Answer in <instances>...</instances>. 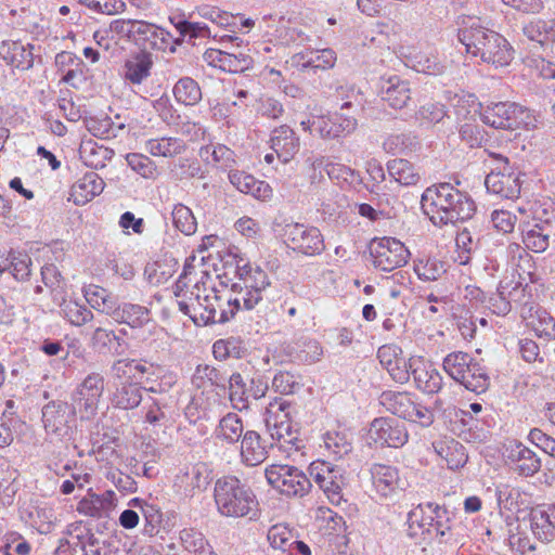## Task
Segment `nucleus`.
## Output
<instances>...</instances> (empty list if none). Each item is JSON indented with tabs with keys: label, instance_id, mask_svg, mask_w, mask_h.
I'll list each match as a JSON object with an SVG mask.
<instances>
[{
	"label": "nucleus",
	"instance_id": "37",
	"mask_svg": "<svg viewBox=\"0 0 555 555\" xmlns=\"http://www.w3.org/2000/svg\"><path fill=\"white\" fill-rule=\"evenodd\" d=\"M379 403L391 414L405 420L414 400L410 392L385 390L379 396Z\"/></svg>",
	"mask_w": 555,
	"mask_h": 555
},
{
	"label": "nucleus",
	"instance_id": "15",
	"mask_svg": "<svg viewBox=\"0 0 555 555\" xmlns=\"http://www.w3.org/2000/svg\"><path fill=\"white\" fill-rule=\"evenodd\" d=\"M77 409L62 400L50 401L42 408V423L49 434L66 435L69 423L75 420Z\"/></svg>",
	"mask_w": 555,
	"mask_h": 555
},
{
	"label": "nucleus",
	"instance_id": "59",
	"mask_svg": "<svg viewBox=\"0 0 555 555\" xmlns=\"http://www.w3.org/2000/svg\"><path fill=\"white\" fill-rule=\"evenodd\" d=\"M298 376L287 371L278 372L272 379V388L275 392L281 395H291L299 389Z\"/></svg>",
	"mask_w": 555,
	"mask_h": 555
},
{
	"label": "nucleus",
	"instance_id": "11",
	"mask_svg": "<svg viewBox=\"0 0 555 555\" xmlns=\"http://www.w3.org/2000/svg\"><path fill=\"white\" fill-rule=\"evenodd\" d=\"M214 296L206 295L204 297L203 312L199 320L204 325L227 323L232 320L235 314L244 310L241 298L235 295L224 296L217 289H212Z\"/></svg>",
	"mask_w": 555,
	"mask_h": 555
},
{
	"label": "nucleus",
	"instance_id": "30",
	"mask_svg": "<svg viewBox=\"0 0 555 555\" xmlns=\"http://www.w3.org/2000/svg\"><path fill=\"white\" fill-rule=\"evenodd\" d=\"M115 507V493L107 490L102 494L91 493L88 498L82 499L78 504V512L87 516L102 518L108 517Z\"/></svg>",
	"mask_w": 555,
	"mask_h": 555
},
{
	"label": "nucleus",
	"instance_id": "34",
	"mask_svg": "<svg viewBox=\"0 0 555 555\" xmlns=\"http://www.w3.org/2000/svg\"><path fill=\"white\" fill-rule=\"evenodd\" d=\"M515 102H491L482 107L481 119L496 129L511 128V117Z\"/></svg>",
	"mask_w": 555,
	"mask_h": 555
},
{
	"label": "nucleus",
	"instance_id": "10",
	"mask_svg": "<svg viewBox=\"0 0 555 555\" xmlns=\"http://www.w3.org/2000/svg\"><path fill=\"white\" fill-rule=\"evenodd\" d=\"M104 386V376L98 372L88 374L77 385L72 400L81 420H91L96 415Z\"/></svg>",
	"mask_w": 555,
	"mask_h": 555
},
{
	"label": "nucleus",
	"instance_id": "18",
	"mask_svg": "<svg viewBox=\"0 0 555 555\" xmlns=\"http://www.w3.org/2000/svg\"><path fill=\"white\" fill-rule=\"evenodd\" d=\"M172 42V36L164 28L145 21L139 22L133 43L140 48V51H166L170 49L173 52Z\"/></svg>",
	"mask_w": 555,
	"mask_h": 555
},
{
	"label": "nucleus",
	"instance_id": "16",
	"mask_svg": "<svg viewBox=\"0 0 555 555\" xmlns=\"http://www.w3.org/2000/svg\"><path fill=\"white\" fill-rule=\"evenodd\" d=\"M409 367L418 390L428 395H435L441 390L443 377L433 363L422 357H411Z\"/></svg>",
	"mask_w": 555,
	"mask_h": 555
},
{
	"label": "nucleus",
	"instance_id": "44",
	"mask_svg": "<svg viewBox=\"0 0 555 555\" xmlns=\"http://www.w3.org/2000/svg\"><path fill=\"white\" fill-rule=\"evenodd\" d=\"M387 170L395 181L401 185H415L420 180V175L414 166L403 158L389 160Z\"/></svg>",
	"mask_w": 555,
	"mask_h": 555
},
{
	"label": "nucleus",
	"instance_id": "39",
	"mask_svg": "<svg viewBox=\"0 0 555 555\" xmlns=\"http://www.w3.org/2000/svg\"><path fill=\"white\" fill-rule=\"evenodd\" d=\"M243 431L242 418L236 413L230 412L219 421L215 429V436L223 442L235 444L244 436Z\"/></svg>",
	"mask_w": 555,
	"mask_h": 555
},
{
	"label": "nucleus",
	"instance_id": "60",
	"mask_svg": "<svg viewBox=\"0 0 555 555\" xmlns=\"http://www.w3.org/2000/svg\"><path fill=\"white\" fill-rule=\"evenodd\" d=\"M537 124L538 119L530 109L514 103L511 117V130L518 128L533 129L537 128Z\"/></svg>",
	"mask_w": 555,
	"mask_h": 555
},
{
	"label": "nucleus",
	"instance_id": "23",
	"mask_svg": "<svg viewBox=\"0 0 555 555\" xmlns=\"http://www.w3.org/2000/svg\"><path fill=\"white\" fill-rule=\"evenodd\" d=\"M153 66L154 60L150 52H133L124 62L122 78L129 86H140L151 77Z\"/></svg>",
	"mask_w": 555,
	"mask_h": 555
},
{
	"label": "nucleus",
	"instance_id": "31",
	"mask_svg": "<svg viewBox=\"0 0 555 555\" xmlns=\"http://www.w3.org/2000/svg\"><path fill=\"white\" fill-rule=\"evenodd\" d=\"M435 452L447 462L450 469H459L467 462L465 447L453 438H443L433 442Z\"/></svg>",
	"mask_w": 555,
	"mask_h": 555
},
{
	"label": "nucleus",
	"instance_id": "41",
	"mask_svg": "<svg viewBox=\"0 0 555 555\" xmlns=\"http://www.w3.org/2000/svg\"><path fill=\"white\" fill-rule=\"evenodd\" d=\"M85 298L95 310L112 315L117 305V298L106 288L98 285H89L85 288Z\"/></svg>",
	"mask_w": 555,
	"mask_h": 555
},
{
	"label": "nucleus",
	"instance_id": "7",
	"mask_svg": "<svg viewBox=\"0 0 555 555\" xmlns=\"http://www.w3.org/2000/svg\"><path fill=\"white\" fill-rule=\"evenodd\" d=\"M284 242L297 254L313 257L325 250L324 237L317 227L292 222L283 228Z\"/></svg>",
	"mask_w": 555,
	"mask_h": 555
},
{
	"label": "nucleus",
	"instance_id": "5",
	"mask_svg": "<svg viewBox=\"0 0 555 555\" xmlns=\"http://www.w3.org/2000/svg\"><path fill=\"white\" fill-rule=\"evenodd\" d=\"M444 372L467 390L483 393L490 386V377L483 366L464 351L447 354L442 362Z\"/></svg>",
	"mask_w": 555,
	"mask_h": 555
},
{
	"label": "nucleus",
	"instance_id": "9",
	"mask_svg": "<svg viewBox=\"0 0 555 555\" xmlns=\"http://www.w3.org/2000/svg\"><path fill=\"white\" fill-rule=\"evenodd\" d=\"M369 253L373 259V266L386 272L403 267L410 257V251L404 244L389 236L373 238L369 244Z\"/></svg>",
	"mask_w": 555,
	"mask_h": 555
},
{
	"label": "nucleus",
	"instance_id": "19",
	"mask_svg": "<svg viewBox=\"0 0 555 555\" xmlns=\"http://www.w3.org/2000/svg\"><path fill=\"white\" fill-rule=\"evenodd\" d=\"M158 367L145 360L120 359L113 363L112 374L116 379H126L139 384L153 382Z\"/></svg>",
	"mask_w": 555,
	"mask_h": 555
},
{
	"label": "nucleus",
	"instance_id": "4",
	"mask_svg": "<svg viewBox=\"0 0 555 555\" xmlns=\"http://www.w3.org/2000/svg\"><path fill=\"white\" fill-rule=\"evenodd\" d=\"M235 272L238 282L234 283L231 292L235 293L243 302L246 311H260L269 301L267 291L271 286L269 276L259 266L253 267L243 258L235 260Z\"/></svg>",
	"mask_w": 555,
	"mask_h": 555
},
{
	"label": "nucleus",
	"instance_id": "12",
	"mask_svg": "<svg viewBox=\"0 0 555 555\" xmlns=\"http://www.w3.org/2000/svg\"><path fill=\"white\" fill-rule=\"evenodd\" d=\"M309 474L333 504L340 502L341 488L345 483L340 467L332 466L325 461H317L310 464Z\"/></svg>",
	"mask_w": 555,
	"mask_h": 555
},
{
	"label": "nucleus",
	"instance_id": "61",
	"mask_svg": "<svg viewBox=\"0 0 555 555\" xmlns=\"http://www.w3.org/2000/svg\"><path fill=\"white\" fill-rule=\"evenodd\" d=\"M151 402L146 405L145 421L151 425H159L166 421L165 410L172 401L169 398H150Z\"/></svg>",
	"mask_w": 555,
	"mask_h": 555
},
{
	"label": "nucleus",
	"instance_id": "20",
	"mask_svg": "<svg viewBox=\"0 0 555 555\" xmlns=\"http://www.w3.org/2000/svg\"><path fill=\"white\" fill-rule=\"evenodd\" d=\"M426 511L427 521L425 522L429 528L427 533L435 532L439 543H447L453 535L454 515L444 505H439L434 502L424 504Z\"/></svg>",
	"mask_w": 555,
	"mask_h": 555
},
{
	"label": "nucleus",
	"instance_id": "54",
	"mask_svg": "<svg viewBox=\"0 0 555 555\" xmlns=\"http://www.w3.org/2000/svg\"><path fill=\"white\" fill-rule=\"evenodd\" d=\"M180 541L185 551L194 553L195 555H201L208 546V542L204 534L193 528L181 530Z\"/></svg>",
	"mask_w": 555,
	"mask_h": 555
},
{
	"label": "nucleus",
	"instance_id": "45",
	"mask_svg": "<svg viewBox=\"0 0 555 555\" xmlns=\"http://www.w3.org/2000/svg\"><path fill=\"white\" fill-rule=\"evenodd\" d=\"M173 95L179 103L193 106L202 100V90L193 78L183 77L176 82Z\"/></svg>",
	"mask_w": 555,
	"mask_h": 555
},
{
	"label": "nucleus",
	"instance_id": "57",
	"mask_svg": "<svg viewBox=\"0 0 555 555\" xmlns=\"http://www.w3.org/2000/svg\"><path fill=\"white\" fill-rule=\"evenodd\" d=\"M8 258L10 273L17 281H26L30 275V257L23 253H10Z\"/></svg>",
	"mask_w": 555,
	"mask_h": 555
},
{
	"label": "nucleus",
	"instance_id": "48",
	"mask_svg": "<svg viewBox=\"0 0 555 555\" xmlns=\"http://www.w3.org/2000/svg\"><path fill=\"white\" fill-rule=\"evenodd\" d=\"M128 166L144 179H156L158 169L154 160L141 153H129L126 156Z\"/></svg>",
	"mask_w": 555,
	"mask_h": 555
},
{
	"label": "nucleus",
	"instance_id": "55",
	"mask_svg": "<svg viewBox=\"0 0 555 555\" xmlns=\"http://www.w3.org/2000/svg\"><path fill=\"white\" fill-rule=\"evenodd\" d=\"M245 383V379L238 372H234L227 380L230 401L235 409L241 411L246 409V398L244 397Z\"/></svg>",
	"mask_w": 555,
	"mask_h": 555
},
{
	"label": "nucleus",
	"instance_id": "63",
	"mask_svg": "<svg viewBox=\"0 0 555 555\" xmlns=\"http://www.w3.org/2000/svg\"><path fill=\"white\" fill-rule=\"evenodd\" d=\"M414 68L420 73L438 76L444 73L446 65L437 55L420 54L415 57Z\"/></svg>",
	"mask_w": 555,
	"mask_h": 555
},
{
	"label": "nucleus",
	"instance_id": "36",
	"mask_svg": "<svg viewBox=\"0 0 555 555\" xmlns=\"http://www.w3.org/2000/svg\"><path fill=\"white\" fill-rule=\"evenodd\" d=\"M247 353V344L241 336L220 338L212 345V354L219 361H224L229 358L243 359Z\"/></svg>",
	"mask_w": 555,
	"mask_h": 555
},
{
	"label": "nucleus",
	"instance_id": "22",
	"mask_svg": "<svg viewBox=\"0 0 555 555\" xmlns=\"http://www.w3.org/2000/svg\"><path fill=\"white\" fill-rule=\"evenodd\" d=\"M34 46L21 40L0 42V60L12 69L27 70L34 65Z\"/></svg>",
	"mask_w": 555,
	"mask_h": 555
},
{
	"label": "nucleus",
	"instance_id": "56",
	"mask_svg": "<svg viewBox=\"0 0 555 555\" xmlns=\"http://www.w3.org/2000/svg\"><path fill=\"white\" fill-rule=\"evenodd\" d=\"M427 521L426 511L424 504H418L408 513L406 517V533L411 539L418 535V531L422 533L427 532L429 528L425 522Z\"/></svg>",
	"mask_w": 555,
	"mask_h": 555
},
{
	"label": "nucleus",
	"instance_id": "26",
	"mask_svg": "<svg viewBox=\"0 0 555 555\" xmlns=\"http://www.w3.org/2000/svg\"><path fill=\"white\" fill-rule=\"evenodd\" d=\"M271 149L278 158L288 163L299 151V138L287 125H282L272 130L270 135Z\"/></svg>",
	"mask_w": 555,
	"mask_h": 555
},
{
	"label": "nucleus",
	"instance_id": "38",
	"mask_svg": "<svg viewBox=\"0 0 555 555\" xmlns=\"http://www.w3.org/2000/svg\"><path fill=\"white\" fill-rule=\"evenodd\" d=\"M524 36L530 41L544 46L555 39V20L533 18L522 26Z\"/></svg>",
	"mask_w": 555,
	"mask_h": 555
},
{
	"label": "nucleus",
	"instance_id": "2",
	"mask_svg": "<svg viewBox=\"0 0 555 555\" xmlns=\"http://www.w3.org/2000/svg\"><path fill=\"white\" fill-rule=\"evenodd\" d=\"M459 41L466 52L494 67L507 66L514 59V49L500 33L481 25L480 20L468 17L457 31Z\"/></svg>",
	"mask_w": 555,
	"mask_h": 555
},
{
	"label": "nucleus",
	"instance_id": "53",
	"mask_svg": "<svg viewBox=\"0 0 555 555\" xmlns=\"http://www.w3.org/2000/svg\"><path fill=\"white\" fill-rule=\"evenodd\" d=\"M62 313L75 326H81L93 319V313L90 309L73 300L63 302Z\"/></svg>",
	"mask_w": 555,
	"mask_h": 555
},
{
	"label": "nucleus",
	"instance_id": "14",
	"mask_svg": "<svg viewBox=\"0 0 555 555\" xmlns=\"http://www.w3.org/2000/svg\"><path fill=\"white\" fill-rule=\"evenodd\" d=\"M311 126L315 130V135L324 140H334L341 135L352 133L357 129L358 121L354 116L334 112L327 113L326 115L313 116Z\"/></svg>",
	"mask_w": 555,
	"mask_h": 555
},
{
	"label": "nucleus",
	"instance_id": "25",
	"mask_svg": "<svg viewBox=\"0 0 555 555\" xmlns=\"http://www.w3.org/2000/svg\"><path fill=\"white\" fill-rule=\"evenodd\" d=\"M273 444L263 439L256 430H246L241 441V459L247 466H257L268 457V450Z\"/></svg>",
	"mask_w": 555,
	"mask_h": 555
},
{
	"label": "nucleus",
	"instance_id": "42",
	"mask_svg": "<svg viewBox=\"0 0 555 555\" xmlns=\"http://www.w3.org/2000/svg\"><path fill=\"white\" fill-rule=\"evenodd\" d=\"M186 146L179 138L164 137L145 142V151L152 156L175 157L182 154Z\"/></svg>",
	"mask_w": 555,
	"mask_h": 555
},
{
	"label": "nucleus",
	"instance_id": "46",
	"mask_svg": "<svg viewBox=\"0 0 555 555\" xmlns=\"http://www.w3.org/2000/svg\"><path fill=\"white\" fill-rule=\"evenodd\" d=\"M418 147L420 141L412 132L390 134L383 142V149L390 154H406Z\"/></svg>",
	"mask_w": 555,
	"mask_h": 555
},
{
	"label": "nucleus",
	"instance_id": "6",
	"mask_svg": "<svg viewBox=\"0 0 555 555\" xmlns=\"http://www.w3.org/2000/svg\"><path fill=\"white\" fill-rule=\"evenodd\" d=\"M489 157L493 159V167L485 180L488 192L506 199L518 198L521 190L520 170L502 154L489 152Z\"/></svg>",
	"mask_w": 555,
	"mask_h": 555
},
{
	"label": "nucleus",
	"instance_id": "62",
	"mask_svg": "<svg viewBox=\"0 0 555 555\" xmlns=\"http://www.w3.org/2000/svg\"><path fill=\"white\" fill-rule=\"evenodd\" d=\"M323 349L315 339H307L298 344L296 358L298 361L307 364L314 363L321 359Z\"/></svg>",
	"mask_w": 555,
	"mask_h": 555
},
{
	"label": "nucleus",
	"instance_id": "40",
	"mask_svg": "<svg viewBox=\"0 0 555 555\" xmlns=\"http://www.w3.org/2000/svg\"><path fill=\"white\" fill-rule=\"evenodd\" d=\"M129 505L132 506H140L142 515L145 520L144 525V533L154 537L159 532L160 528H164L165 530H169V522L168 520L165 521L163 519V513L160 512L159 507H157L154 504H147L143 503L140 499L134 498L129 502Z\"/></svg>",
	"mask_w": 555,
	"mask_h": 555
},
{
	"label": "nucleus",
	"instance_id": "52",
	"mask_svg": "<svg viewBox=\"0 0 555 555\" xmlns=\"http://www.w3.org/2000/svg\"><path fill=\"white\" fill-rule=\"evenodd\" d=\"M530 526L534 535L541 541H551L554 535V526L545 511H532Z\"/></svg>",
	"mask_w": 555,
	"mask_h": 555
},
{
	"label": "nucleus",
	"instance_id": "1",
	"mask_svg": "<svg viewBox=\"0 0 555 555\" xmlns=\"http://www.w3.org/2000/svg\"><path fill=\"white\" fill-rule=\"evenodd\" d=\"M421 207L431 223L439 228L465 222L476 211L472 196L448 182L427 188L422 194Z\"/></svg>",
	"mask_w": 555,
	"mask_h": 555
},
{
	"label": "nucleus",
	"instance_id": "24",
	"mask_svg": "<svg viewBox=\"0 0 555 555\" xmlns=\"http://www.w3.org/2000/svg\"><path fill=\"white\" fill-rule=\"evenodd\" d=\"M522 243L528 250L543 253L550 245L554 225L550 221L527 222L520 225Z\"/></svg>",
	"mask_w": 555,
	"mask_h": 555
},
{
	"label": "nucleus",
	"instance_id": "28",
	"mask_svg": "<svg viewBox=\"0 0 555 555\" xmlns=\"http://www.w3.org/2000/svg\"><path fill=\"white\" fill-rule=\"evenodd\" d=\"M104 181L98 173L87 172L81 179L75 182L70 189V199L75 205L81 206L90 202L104 190Z\"/></svg>",
	"mask_w": 555,
	"mask_h": 555
},
{
	"label": "nucleus",
	"instance_id": "13",
	"mask_svg": "<svg viewBox=\"0 0 555 555\" xmlns=\"http://www.w3.org/2000/svg\"><path fill=\"white\" fill-rule=\"evenodd\" d=\"M369 435L375 444L389 448H401L409 439L405 426L391 417L374 418Z\"/></svg>",
	"mask_w": 555,
	"mask_h": 555
},
{
	"label": "nucleus",
	"instance_id": "58",
	"mask_svg": "<svg viewBox=\"0 0 555 555\" xmlns=\"http://www.w3.org/2000/svg\"><path fill=\"white\" fill-rule=\"evenodd\" d=\"M275 39L281 46L304 44L310 40L301 28L284 25L275 29Z\"/></svg>",
	"mask_w": 555,
	"mask_h": 555
},
{
	"label": "nucleus",
	"instance_id": "17",
	"mask_svg": "<svg viewBox=\"0 0 555 555\" xmlns=\"http://www.w3.org/2000/svg\"><path fill=\"white\" fill-rule=\"evenodd\" d=\"M370 474L372 485L380 496H392L406 487V481L400 477L396 466L374 463L370 467Z\"/></svg>",
	"mask_w": 555,
	"mask_h": 555
},
{
	"label": "nucleus",
	"instance_id": "50",
	"mask_svg": "<svg viewBox=\"0 0 555 555\" xmlns=\"http://www.w3.org/2000/svg\"><path fill=\"white\" fill-rule=\"evenodd\" d=\"M414 271L422 281H437L447 272V268L444 262L436 258H427L416 262Z\"/></svg>",
	"mask_w": 555,
	"mask_h": 555
},
{
	"label": "nucleus",
	"instance_id": "43",
	"mask_svg": "<svg viewBox=\"0 0 555 555\" xmlns=\"http://www.w3.org/2000/svg\"><path fill=\"white\" fill-rule=\"evenodd\" d=\"M324 446L335 460H340L352 451V435L346 430L327 431Z\"/></svg>",
	"mask_w": 555,
	"mask_h": 555
},
{
	"label": "nucleus",
	"instance_id": "3",
	"mask_svg": "<svg viewBox=\"0 0 555 555\" xmlns=\"http://www.w3.org/2000/svg\"><path fill=\"white\" fill-rule=\"evenodd\" d=\"M214 499L217 511L223 517L247 518L260 517L259 501L254 490L236 476H223L215 482Z\"/></svg>",
	"mask_w": 555,
	"mask_h": 555
},
{
	"label": "nucleus",
	"instance_id": "47",
	"mask_svg": "<svg viewBox=\"0 0 555 555\" xmlns=\"http://www.w3.org/2000/svg\"><path fill=\"white\" fill-rule=\"evenodd\" d=\"M267 539L273 550L287 554L295 543L296 534L288 526L276 524L270 527Z\"/></svg>",
	"mask_w": 555,
	"mask_h": 555
},
{
	"label": "nucleus",
	"instance_id": "29",
	"mask_svg": "<svg viewBox=\"0 0 555 555\" xmlns=\"http://www.w3.org/2000/svg\"><path fill=\"white\" fill-rule=\"evenodd\" d=\"M182 486H184L185 493L195 494L203 492L207 489L212 480L211 470L207 464L198 462L194 465L185 467V470L178 476Z\"/></svg>",
	"mask_w": 555,
	"mask_h": 555
},
{
	"label": "nucleus",
	"instance_id": "27",
	"mask_svg": "<svg viewBox=\"0 0 555 555\" xmlns=\"http://www.w3.org/2000/svg\"><path fill=\"white\" fill-rule=\"evenodd\" d=\"M507 457L513 469L520 476H533L541 468V460L533 451L520 442L511 446Z\"/></svg>",
	"mask_w": 555,
	"mask_h": 555
},
{
	"label": "nucleus",
	"instance_id": "64",
	"mask_svg": "<svg viewBox=\"0 0 555 555\" xmlns=\"http://www.w3.org/2000/svg\"><path fill=\"white\" fill-rule=\"evenodd\" d=\"M30 517L39 533L48 534L54 529L56 518L52 508L38 507L35 513L30 514Z\"/></svg>",
	"mask_w": 555,
	"mask_h": 555
},
{
	"label": "nucleus",
	"instance_id": "8",
	"mask_svg": "<svg viewBox=\"0 0 555 555\" xmlns=\"http://www.w3.org/2000/svg\"><path fill=\"white\" fill-rule=\"evenodd\" d=\"M264 475L268 483L286 496H302L312 486L310 478L295 466L271 465Z\"/></svg>",
	"mask_w": 555,
	"mask_h": 555
},
{
	"label": "nucleus",
	"instance_id": "35",
	"mask_svg": "<svg viewBox=\"0 0 555 555\" xmlns=\"http://www.w3.org/2000/svg\"><path fill=\"white\" fill-rule=\"evenodd\" d=\"M336 53L332 49L297 53L293 56V64L301 66L302 69H328L336 63Z\"/></svg>",
	"mask_w": 555,
	"mask_h": 555
},
{
	"label": "nucleus",
	"instance_id": "49",
	"mask_svg": "<svg viewBox=\"0 0 555 555\" xmlns=\"http://www.w3.org/2000/svg\"><path fill=\"white\" fill-rule=\"evenodd\" d=\"M175 227L184 235H192L196 232L197 222L192 210L183 204L175 205L172 212Z\"/></svg>",
	"mask_w": 555,
	"mask_h": 555
},
{
	"label": "nucleus",
	"instance_id": "33",
	"mask_svg": "<svg viewBox=\"0 0 555 555\" xmlns=\"http://www.w3.org/2000/svg\"><path fill=\"white\" fill-rule=\"evenodd\" d=\"M142 400V387L126 379L116 386L111 397L113 406L121 410H132L139 406Z\"/></svg>",
	"mask_w": 555,
	"mask_h": 555
},
{
	"label": "nucleus",
	"instance_id": "21",
	"mask_svg": "<svg viewBox=\"0 0 555 555\" xmlns=\"http://www.w3.org/2000/svg\"><path fill=\"white\" fill-rule=\"evenodd\" d=\"M382 100L393 109H402L412 101L410 82L398 75L380 78Z\"/></svg>",
	"mask_w": 555,
	"mask_h": 555
},
{
	"label": "nucleus",
	"instance_id": "32",
	"mask_svg": "<svg viewBox=\"0 0 555 555\" xmlns=\"http://www.w3.org/2000/svg\"><path fill=\"white\" fill-rule=\"evenodd\" d=\"M111 317L118 323L128 324L132 328H140L151 321V311L138 304L124 302L119 305L117 302Z\"/></svg>",
	"mask_w": 555,
	"mask_h": 555
},
{
	"label": "nucleus",
	"instance_id": "51",
	"mask_svg": "<svg viewBox=\"0 0 555 555\" xmlns=\"http://www.w3.org/2000/svg\"><path fill=\"white\" fill-rule=\"evenodd\" d=\"M121 341L122 339L114 331L104 327H96L91 337L93 348L101 352L114 349L119 353L118 348L121 346Z\"/></svg>",
	"mask_w": 555,
	"mask_h": 555
}]
</instances>
